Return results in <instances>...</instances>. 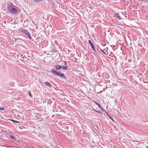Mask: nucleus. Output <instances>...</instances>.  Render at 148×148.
<instances>
[{
    "label": "nucleus",
    "instance_id": "6",
    "mask_svg": "<svg viewBox=\"0 0 148 148\" xmlns=\"http://www.w3.org/2000/svg\"><path fill=\"white\" fill-rule=\"evenodd\" d=\"M88 42L89 43V44L90 45V46L91 48L93 47H94V46L92 42L90 40H89L88 41Z\"/></svg>",
    "mask_w": 148,
    "mask_h": 148
},
{
    "label": "nucleus",
    "instance_id": "8",
    "mask_svg": "<svg viewBox=\"0 0 148 148\" xmlns=\"http://www.w3.org/2000/svg\"><path fill=\"white\" fill-rule=\"evenodd\" d=\"M9 120L13 122H14V123H19V122L18 121H16V120H13V119H9Z\"/></svg>",
    "mask_w": 148,
    "mask_h": 148
},
{
    "label": "nucleus",
    "instance_id": "10",
    "mask_svg": "<svg viewBox=\"0 0 148 148\" xmlns=\"http://www.w3.org/2000/svg\"><path fill=\"white\" fill-rule=\"evenodd\" d=\"M100 50L103 53L106 55H107V54H108V53L107 52L106 53V52L105 51H104V49L103 50H102V49L101 48H100Z\"/></svg>",
    "mask_w": 148,
    "mask_h": 148
},
{
    "label": "nucleus",
    "instance_id": "20",
    "mask_svg": "<svg viewBox=\"0 0 148 148\" xmlns=\"http://www.w3.org/2000/svg\"><path fill=\"white\" fill-rule=\"evenodd\" d=\"M29 96L30 97H32V94H31V93H30V92H29Z\"/></svg>",
    "mask_w": 148,
    "mask_h": 148
},
{
    "label": "nucleus",
    "instance_id": "22",
    "mask_svg": "<svg viewBox=\"0 0 148 148\" xmlns=\"http://www.w3.org/2000/svg\"><path fill=\"white\" fill-rule=\"evenodd\" d=\"M147 148H148V146L147 147Z\"/></svg>",
    "mask_w": 148,
    "mask_h": 148
},
{
    "label": "nucleus",
    "instance_id": "9",
    "mask_svg": "<svg viewBox=\"0 0 148 148\" xmlns=\"http://www.w3.org/2000/svg\"><path fill=\"white\" fill-rule=\"evenodd\" d=\"M62 69L63 70H66L68 68V67L66 66H62Z\"/></svg>",
    "mask_w": 148,
    "mask_h": 148
},
{
    "label": "nucleus",
    "instance_id": "11",
    "mask_svg": "<svg viewBox=\"0 0 148 148\" xmlns=\"http://www.w3.org/2000/svg\"><path fill=\"white\" fill-rule=\"evenodd\" d=\"M34 2H41L43 1V0H33Z\"/></svg>",
    "mask_w": 148,
    "mask_h": 148
},
{
    "label": "nucleus",
    "instance_id": "18",
    "mask_svg": "<svg viewBox=\"0 0 148 148\" xmlns=\"http://www.w3.org/2000/svg\"><path fill=\"white\" fill-rule=\"evenodd\" d=\"M103 111H104L106 112L108 116L110 115L105 110H103Z\"/></svg>",
    "mask_w": 148,
    "mask_h": 148
},
{
    "label": "nucleus",
    "instance_id": "2",
    "mask_svg": "<svg viewBox=\"0 0 148 148\" xmlns=\"http://www.w3.org/2000/svg\"><path fill=\"white\" fill-rule=\"evenodd\" d=\"M14 5L12 3H10L7 5L8 10L11 13L14 14L17 12V10L13 7Z\"/></svg>",
    "mask_w": 148,
    "mask_h": 148
},
{
    "label": "nucleus",
    "instance_id": "15",
    "mask_svg": "<svg viewBox=\"0 0 148 148\" xmlns=\"http://www.w3.org/2000/svg\"><path fill=\"white\" fill-rule=\"evenodd\" d=\"M10 137L12 139H13V140H15V137H13V136H12L11 135L10 136Z\"/></svg>",
    "mask_w": 148,
    "mask_h": 148
},
{
    "label": "nucleus",
    "instance_id": "3",
    "mask_svg": "<svg viewBox=\"0 0 148 148\" xmlns=\"http://www.w3.org/2000/svg\"><path fill=\"white\" fill-rule=\"evenodd\" d=\"M20 32L21 33H23L25 34L27 36L28 38L29 39H30L31 40H33V38L32 37L30 33L26 29H22L20 31Z\"/></svg>",
    "mask_w": 148,
    "mask_h": 148
},
{
    "label": "nucleus",
    "instance_id": "4",
    "mask_svg": "<svg viewBox=\"0 0 148 148\" xmlns=\"http://www.w3.org/2000/svg\"><path fill=\"white\" fill-rule=\"evenodd\" d=\"M94 102L96 105H97L98 106V107L102 110V111H103V110H104V109L102 107L101 105L99 103L95 101H94Z\"/></svg>",
    "mask_w": 148,
    "mask_h": 148
},
{
    "label": "nucleus",
    "instance_id": "1",
    "mask_svg": "<svg viewBox=\"0 0 148 148\" xmlns=\"http://www.w3.org/2000/svg\"><path fill=\"white\" fill-rule=\"evenodd\" d=\"M55 68L56 70L52 69L51 72L54 75L59 77H61L64 79H66V77L65 75L59 71H57V70H59L62 69V66L59 65H55Z\"/></svg>",
    "mask_w": 148,
    "mask_h": 148
},
{
    "label": "nucleus",
    "instance_id": "17",
    "mask_svg": "<svg viewBox=\"0 0 148 148\" xmlns=\"http://www.w3.org/2000/svg\"><path fill=\"white\" fill-rule=\"evenodd\" d=\"M5 108L3 107H0V110H5Z\"/></svg>",
    "mask_w": 148,
    "mask_h": 148
},
{
    "label": "nucleus",
    "instance_id": "16",
    "mask_svg": "<svg viewBox=\"0 0 148 148\" xmlns=\"http://www.w3.org/2000/svg\"><path fill=\"white\" fill-rule=\"evenodd\" d=\"M104 51L105 52L107 51L108 50V47L104 49Z\"/></svg>",
    "mask_w": 148,
    "mask_h": 148
},
{
    "label": "nucleus",
    "instance_id": "13",
    "mask_svg": "<svg viewBox=\"0 0 148 148\" xmlns=\"http://www.w3.org/2000/svg\"><path fill=\"white\" fill-rule=\"evenodd\" d=\"M108 117L111 120H112L114 122H115V121H114V120L113 119L110 115H109L108 116Z\"/></svg>",
    "mask_w": 148,
    "mask_h": 148
},
{
    "label": "nucleus",
    "instance_id": "14",
    "mask_svg": "<svg viewBox=\"0 0 148 148\" xmlns=\"http://www.w3.org/2000/svg\"><path fill=\"white\" fill-rule=\"evenodd\" d=\"M139 1H143L146 3L148 2V0H139Z\"/></svg>",
    "mask_w": 148,
    "mask_h": 148
},
{
    "label": "nucleus",
    "instance_id": "21",
    "mask_svg": "<svg viewBox=\"0 0 148 148\" xmlns=\"http://www.w3.org/2000/svg\"><path fill=\"white\" fill-rule=\"evenodd\" d=\"M64 66H67V63L66 61H65L64 62Z\"/></svg>",
    "mask_w": 148,
    "mask_h": 148
},
{
    "label": "nucleus",
    "instance_id": "5",
    "mask_svg": "<svg viewBox=\"0 0 148 148\" xmlns=\"http://www.w3.org/2000/svg\"><path fill=\"white\" fill-rule=\"evenodd\" d=\"M44 84L47 86L50 87V88H51V85L49 82H45L44 83Z\"/></svg>",
    "mask_w": 148,
    "mask_h": 148
},
{
    "label": "nucleus",
    "instance_id": "12",
    "mask_svg": "<svg viewBox=\"0 0 148 148\" xmlns=\"http://www.w3.org/2000/svg\"><path fill=\"white\" fill-rule=\"evenodd\" d=\"M93 110H94V111L95 112H98L99 113H100V114H101V115H102V113L100 111H98L94 109H93Z\"/></svg>",
    "mask_w": 148,
    "mask_h": 148
},
{
    "label": "nucleus",
    "instance_id": "19",
    "mask_svg": "<svg viewBox=\"0 0 148 148\" xmlns=\"http://www.w3.org/2000/svg\"><path fill=\"white\" fill-rule=\"evenodd\" d=\"M93 50H94V51L96 53V50H95V47H92V48H91Z\"/></svg>",
    "mask_w": 148,
    "mask_h": 148
},
{
    "label": "nucleus",
    "instance_id": "7",
    "mask_svg": "<svg viewBox=\"0 0 148 148\" xmlns=\"http://www.w3.org/2000/svg\"><path fill=\"white\" fill-rule=\"evenodd\" d=\"M115 16L116 17L119 19H121V17L120 16L119 13H116L115 14Z\"/></svg>",
    "mask_w": 148,
    "mask_h": 148
}]
</instances>
